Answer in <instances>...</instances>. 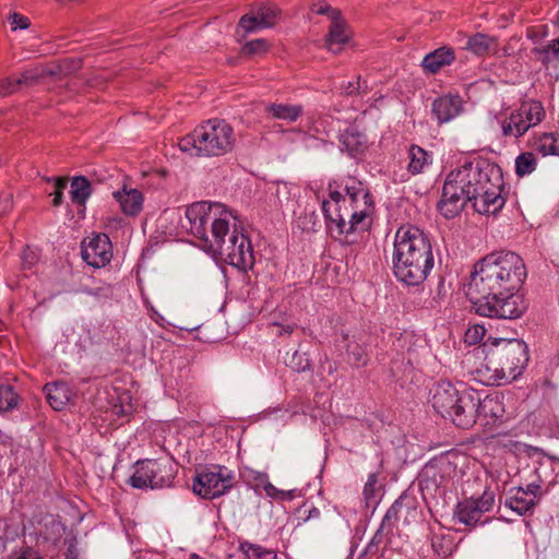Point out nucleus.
Returning a JSON list of instances; mask_svg holds the SVG:
<instances>
[{"label":"nucleus","mask_w":559,"mask_h":559,"mask_svg":"<svg viewBox=\"0 0 559 559\" xmlns=\"http://www.w3.org/2000/svg\"><path fill=\"white\" fill-rule=\"evenodd\" d=\"M207 252L218 255L229 265L247 273L255 263L253 247L249 236L239 231L236 225L227 235H221L207 245Z\"/></svg>","instance_id":"nucleus-7"},{"label":"nucleus","mask_w":559,"mask_h":559,"mask_svg":"<svg viewBox=\"0 0 559 559\" xmlns=\"http://www.w3.org/2000/svg\"><path fill=\"white\" fill-rule=\"evenodd\" d=\"M526 277L527 270L521 255L504 250L491 252L475 263L466 295L473 302L520 292Z\"/></svg>","instance_id":"nucleus-2"},{"label":"nucleus","mask_w":559,"mask_h":559,"mask_svg":"<svg viewBox=\"0 0 559 559\" xmlns=\"http://www.w3.org/2000/svg\"><path fill=\"white\" fill-rule=\"evenodd\" d=\"M344 190L349 198L350 205L358 204L361 200L366 206H372V195L364 183L357 178L349 177L344 183Z\"/></svg>","instance_id":"nucleus-28"},{"label":"nucleus","mask_w":559,"mask_h":559,"mask_svg":"<svg viewBox=\"0 0 559 559\" xmlns=\"http://www.w3.org/2000/svg\"><path fill=\"white\" fill-rule=\"evenodd\" d=\"M19 405V395L10 384H0V413L10 412Z\"/></svg>","instance_id":"nucleus-40"},{"label":"nucleus","mask_w":559,"mask_h":559,"mask_svg":"<svg viewBox=\"0 0 559 559\" xmlns=\"http://www.w3.org/2000/svg\"><path fill=\"white\" fill-rule=\"evenodd\" d=\"M537 496L531 497L523 490V487H512L508 491L504 506L519 515L533 513L537 506Z\"/></svg>","instance_id":"nucleus-23"},{"label":"nucleus","mask_w":559,"mask_h":559,"mask_svg":"<svg viewBox=\"0 0 559 559\" xmlns=\"http://www.w3.org/2000/svg\"><path fill=\"white\" fill-rule=\"evenodd\" d=\"M274 325L278 329L277 335L292 334L294 331V325L292 324L283 325L280 323H274Z\"/></svg>","instance_id":"nucleus-60"},{"label":"nucleus","mask_w":559,"mask_h":559,"mask_svg":"<svg viewBox=\"0 0 559 559\" xmlns=\"http://www.w3.org/2000/svg\"><path fill=\"white\" fill-rule=\"evenodd\" d=\"M462 396L450 381L441 380L431 389L430 403L432 408L442 418L447 419Z\"/></svg>","instance_id":"nucleus-17"},{"label":"nucleus","mask_w":559,"mask_h":559,"mask_svg":"<svg viewBox=\"0 0 559 559\" xmlns=\"http://www.w3.org/2000/svg\"><path fill=\"white\" fill-rule=\"evenodd\" d=\"M189 559H203V558L197 554H192Z\"/></svg>","instance_id":"nucleus-64"},{"label":"nucleus","mask_w":559,"mask_h":559,"mask_svg":"<svg viewBox=\"0 0 559 559\" xmlns=\"http://www.w3.org/2000/svg\"><path fill=\"white\" fill-rule=\"evenodd\" d=\"M308 514L304 518L305 521L310 519H318L320 516V510L316 507H311L309 510H305Z\"/></svg>","instance_id":"nucleus-61"},{"label":"nucleus","mask_w":559,"mask_h":559,"mask_svg":"<svg viewBox=\"0 0 559 559\" xmlns=\"http://www.w3.org/2000/svg\"><path fill=\"white\" fill-rule=\"evenodd\" d=\"M10 23L12 26V31L26 29L31 25L29 19L20 13H13L10 16Z\"/></svg>","instance_id":"nucleus-52"},{"label":"nucleus","mask_w":559,"mask_h":559,"mask_svg":"<svg viewBox=\"0 0 559 559\" xmlns=\"http://www.w3.org/2000/svg\"><path fill=\"white\" fill-rule=\"evenodd\" d=\"M265 111L274 119L295 122L301 117L304 107L301 105L273 103L265 107Z\"/></svg>","instance_id":"nucleus-30"},{"label":"nucleus","mask_w":559,"mask_h":559,"mask_svg":"<svg viewBox=\"0 0 559 559\" xmlns=\"http://www.w3.org/2000/svg\"><path fill=\"white\" fill-rule=\"evenodd\" d=\"M487 347L484 365L477 370L479 381L486 385H499L522 374L528 362V347L518 338L488 337L484 342Z\"/></svg>","instance_id":"nucleus-4"},{"label":"nucleus","mask_w":559,"mask_h":559,"mask_svg":"<svg viewBox=\"0 0 559 559\" xmlns=\"http://www.w3.org/2000/svg\"><path fill=\"white\" fill-rule=\"evenodd\" d=\"M341 150L345 151L350 157L360 156L366 148L365 135L354 129H347L342 133Z\"/></svg>","instance_id":"nucleus-27"},{"label":"nucleus","mask_w":559,"mask_h":559,"mask_svg":"<svg viewBox=\"0 0 559 559\" xmlns=\"http://www.w3.org/2000/svg\"><path fill=\"white\" fill-rule=\"evenodd\" d=\"M302 491L299 489L281 490L278 501H292L297 497H300Z\"/></svg>","instance_id":"nucleus-56"},{"label":"nucleus","mask_w":559,"mask_h":559,"mask_svg":"<svg viewBox=\"0 0 559 559\" xmlns=\"http://www.w3.org/2000/svg\"><path fill=\"white\" fill-rule=\"evenodd\" d=\"M377 473L369 474L362 490L364 501L367 508H374L378 504V492L380 490V487H377Z\"/></svg>","instance_id":"nucleus-41"},{"label":"nucleus","mask_w":559,"mask_h":559,"mask_svg":"<svg viewBox=\"0 0 559 559\" xmlns=\"http://www.w3.org/2000/svg\"><path fill=\"white\" fill-rule=\"evenodd\" d=\"M43 390L46 394L48 404L55 411L64 409L75 395L70 385L64 381L46 383Z\"/></svg>","instance_id":"nucleus-21"},{"label":"nucleus","mask_w":559,"mask_h":559,"mask_svg":"<svg viewBox=\"0 0 559 559\" xmlns=\"http://www.w3.org/2000/svg\"><path fill=\"white\" fill-rule=\"evenodd\" d=\"M121 523L123 525L124 532L131 543L133 539L138 538V530L136 522L133 519L128 518L127 515H121Z\"/></svg>","instance_id":"nucleus-51"},{"label":"nucleus","mask_w":559,"mask_h":559,"mask_svg":"<svg viewBox=\"0 0 559 559\" xmlns=\"http://www.w3.org/2000/svg\"><path fill=\"white\" fill-rule=\"evenodd\" d=\"M37 81V75L32 71H24L20 78H4L0 80V97H5L16 92L21 85L33 84Z\"/></svg>","instance_id":"nucleus-36"},{"label":"nucleus","mask_w":559,"mask_h":559,"mask_svg":"<svg viewBox=\"0 0 559 559\" xmlns=\"http://www.w3.org/2000/svg\"><path fill=\"white\" fill-rule=\"evenodd\" d=\"M346 22L341 12L333 13V20L325 37L326 48L333 53L342 51L343 46L348 43L349 35L346 32Z\"/></svg>","instance_id":"nucleus-22"},{"label":"nucleus","mask_w":559,"mask_h":559,"mask_svg":"<svg viewBox=\"0 0 559 559\" xmlns=\"http://www.w3.org/2000/svg\"><path fill=\"white\" fill-rule=\"evenodd\" d=\"M264 490H265V493L272 498V499H275V500H278L280 498V493H281V489L276 488L274 485H272L271 483H267L265 486H264Z\"/></svg>","instance_id":"nucleus-59"},{"label":"nucleus","mask_w":559,"mask_h":559,"mask_svg":"<svg viewBox=\"0 0 559 559\" xmlns=\"http://www.w3.org/2000/svg\"><path fill=\"white\" fill-rule=\"evenodd\" d=\"M475 507H477L478 511L481 515L486 512H489L495 503V492L490 489H485L480 497L474 499Z\"/></svg>","instance_id":"nucleus-47"},{"label":"nucleus","mask_w":559,"mask_h":559,"mask_svg":"<svg viewBox=\"0 0 559 559\" xmlns=\"http://www.w3.org/2000/svg\"><path fill=\"white\" fill-rule=\"evenodd\" d=\"M67 179L62 177L53 178L55 191L50 194L52 195V205L60 206L63 202V189L67 187Z\"/></svg>","instance_id":"nucleus-50"},{"label":"nucleus","mask_w":559,"mask_h":559,"mask_svg":"<svg viewBox=\"0 0 559 559\" xmlns=\"http://www.w3.org/2000/svg\"><path fill=\"white\" fill-rule=\"evenodd\" d=\"M463 110V99L459 94H445L436 98L431 111L439 123H445L457 117Z\"/></svg>","instance_id":"nucleus-18"},{"label":"nucleus","mask_w":559,"mask_h":559,"mask_svg":"<svg viewBox=\"0 0 559 559\" xmlns=\"http://www.w3.org/2000/svg\"><path fill=\"white\" fill-rule=\"evenodd\" d=\"M504 414V406L498 395H486L483 400L479 397V411L477 421L483 427L492 426L501 419Z\"/></svg>","instance_id":"nucleus-19"},{"label":"nucleus","mask_w":559,"mask_h":559,"mask_svg":"<svg viewBox=\"0 0 559 559\" xmlns=\"http://www.w3.org/2000/svg\"><path fill=\"white\" fill-rule=\"evenodd\" d=\"M536 166L537 160L533 152L522 153L515 159V171L520 177L532 174Z\"/></svg>","instance_id":"nucleus-42"},{"label":"nucleus","mask_w":559,"mask_h":559,"mask_svg":"<svg viewBox=\"0 0 559 559\" xmlns=\"http://www.w3.org/2000/svg\"><path fill=\"white\" fill-rule=\"evenodd\" d=\"M454 515L467 526H475L481 519V513L475 507L474 498L460 501L455 507Z\"/></svg>","instance_id":"nucleus-34"},{"label":"nucleus","mask_w":559,"mask_h":559,"mask_svg":"<svg viewBox=\"0 0 559 559\" xmlns=\"http://www.w3.org/2000/svg\"><path fill=\"white\" fill-rule=\"evenodd\" d=\"M233 127L224 119H209L182 136L178 146L182 152L197 157H221L235 145Z\"/></svg>","instance_id":"nucleus-5"},{"label":"nucleus","mask_w":559,"mask_h":559,"mask_svg":"<svg viewBox=\"0 0 559 559\" xmlns=\"http://www.w3.org/2000/svg\"><path fill=\"white\" fill-rule=\"evenodd\" d=\"M238 27L242 28L245 34L263 28L257 12L254 14H245L241 16Z\"/></svg>","instance_id":"nucleus-48"},{"label":"nucleus","mask_w":559,"mask_h":559,"mask_svg":"<svg viewBox=\"0 0 559 559\" xmlns=\"http://www.w3.org/2000/svg\"><path fill=\"white\" fill-rule=\"evenodd\" d=\"M531 146L542 156H559V133L543 132L536 134L532 139Z\"/></svg>","instance_id":"nucleus-26"},{"label":"nucleus","mask_w":559,"mask_h":559,"mask_svg":"<svg viewBox=\"0 0 559 559\" xmlns=\"http://www.w3.org/2000/svg\"><path fill=\"white\" fill-rule=\"evenodd\" d=\"M523 490L528 493L531 497L537 496V503L543 497L542 487L537 483L528 484Z\"/></svg>","instance_id":"nucleus-57"},{"label":"nucleus","mask_w":559,"mask_h":559,"mask_svg":"<svg viewBox=\"0 0 559 559\" xmlns=\"http://www.w3.org/2000/svg\"><path fill=\"white\" fill-rule=\"evenodd\" d=\"M239 547L248 559H277L275 551L265 549L260 545L243 542Z\"/></svg>","instance_id":"nucleus-39"},{"label":"nucleus","mask_w":559,"mask_h":559,"mask_svg":"<svg viewBox=\"0 0 559 559\" xmlns=\"http://www.w3.org/2000/svg\"><path fill=\"white\" fill-rule=\"evenodd\" d=\"M144 305L147 308L148 314L152 318V320H154L158 325L165 326V318L154 309L150 300L145 299Z\"/></svg>","instance_id":"nucleus-55"},{"label":"nucleus","mask_w":559,"mask_h":559,"mask_svg":"<svg viewBox=\"0 0 559 559\" xmlns=\"http://www.w3.org/2000/svg\"><path fill=\"white\" fill-rule=\"evenodd\" d=\"M234 476L222 465H205L197 468L192 490L204 499H214L233 487Z\"/></svg>","instance_id":"nucleus-10"},{"label":"nucleus","mask_w":559,"mask_h":559,"mask_svg":"<svg viewBox=\"0 0 559 559\" xmlns=\"http://www.w3.org/2000/svg\"><path fill=\"white\" fill-rule=\"evenodd\" d=\"M166 171L164 169L160 170H146L142 169V188L144 186H150L155 189H160L164 186Z\"/></svg>","instance_id":"nucleus-44"},{"label":"nucleus","mask_w":559,"mask_h":559,"mask_svg":"<svg viewBox=\"0 0 559 559\" xmlns=\"http://www.w3.org/2000/svg\"><path fill=\"white\" fill-rule=\"evenodd\" d=\"M486 335V328L483 324L471 325L464 335V341L468 345H475L480 343Z\"/></svg>","instance_id":"nucleus-46"},{"label":"nucleus","mask_w":559,"mask_h":559,"mask_svg":"<svg viewBox=\"0 0 559 559\" xmlns=\"http://www.w3.org/2000/svg\"><path fill=\"white\" fill-rule=\"evenodd\" d=\"M504 180L501 168L480 156L465 160L445 178L438 210L445 218L461 213L467 202L479 214H496L504 205Z\"/></svg>","instance_id":"nucleus-1"},{"label":"nucleus","mask_w":559,"mask_h":559,"mask_svg":"<svg viewBox=\"0 0 559 559\" xmlns=\"http://www.w3.org/2000/svg\"><path fill=\"white\" fill-rule=\"evenodd\" d=\"M358 207V204L352 205L350 210L345 207L346 219L348 218L346 234H344L346 237L357 230H365L368 227L366 219L369 215V209L371 206L364 205V209L360 210Z\"/></svg>","instance_id":"nucleus-33"},{"label":"nucleus","mask_w":559,"mask_h":559,"mask_svg":"<svg viewBox=\"0 0 559 559\" xmlns=\"http://www.w3.org/2000/svg\"><path fill=\"white\" fill-rule=\"evenodd\" d=\"M454 60V49L450 46H442L424 57L421 68L427 74H437L442 68L450 66Z\"/></svg>","instance_id":"nucleus-24"},{"label":"nucleus","mask_w":559,"mask_h":559,"mask_svg":"<svg viewBox=\"0 0 559 559\" xmlns=\"http://www.w3.org/2000/svg\"><path fill=\"white\" fill-rule=\"evenodd\" d=\"M431 547L439 557L447 558L455 551L457 543L452 532L440 530L432 534Z\"/></svg>","instance_id":"nucleus-29"},{"label":"nucleus","mask_w":559,"mask_h":559,"mask_svg":"<svg viewBox=\"0 0 559 559\" xmlns=\"http://www.w3.org/2000/svg\"><path fill=\"white\" fill-rule=\"evenodd\" d=\"M408 165L407 170L412 175H419L432 162V154L420 147L419 145L412 144L408 148Z\"/></svg>","instance_id":"nucleus-32"},{"label":"nucleus","mask_w":559,"mask_h":559,"mask_svg":"<svg viewBox=\"0 0 559 559\" xmlns=\"http://www.w3.org/2000/svg\"><path fill=\"white\" fill-rule=\"evenodd\" d=\"M311 10L319 15H329L331 17V21L333 20L334 12H341L340 10L332 8L326 2L313 3Z\"/></svg>","instance_id":"nucleus-53"},{"label":"nucleus","mask_w":559,"mask_h":559,"mask_svg":"<svg viewBox=\"0 0 559 559\" xmlns=\"http://www.w3.org/2000/svg\"><path fill=\"white\" fill-rule=\"evenodd\" d=\"M475 312L491 319L515 320L528 309L527 299L520 292L507 293L502 296L473 301Z\"/></svg>","instance_id":"nucleus-8"},{"label":"nucleus","mask_w":559,"mask_h":559,"mask_svg":"<svg viewBox=\"0 0 559 559\" xmlns=\"http://www.w3.org/2000/svg\"><path fill=\"white\" fill-rule=\"evenodd\" d=\"M82 259L95 269L106 266L112 259V243L107 234L86 237L81 243Z\"/></svg>","instance_id":"nucleus-14"},{"label":"nucleus","mask_w":559,"mask_h":559,"mask_svg":"<svg viewBox=\"0 0 559 559\" xmlns=\"http://www.w3.org/2000/svg\"><path fill=\"white\" fill-rule=\"evenodd\" d=\"M455 473L454 464L447 455L430 460L419 474V486L424 492L431 496L444 488Z\"/></svg>","instance_id":"nucleus-12"},{"label":"nucleus","mask_w":559,"mask_h":559,"mask_svg":"<svg viewBox=\"0 0 559 559\" xmlns=\"http://www.w3.org/2000/svg\"><path fill=\"white\" fill-rule=\"evenodd\" d=\"M413 499L403 495L394 501V503L386 510L380 526L376 531L371 540L367 544L364 551L360 554L358 559H372L379 552L380 545H389L391 543L394 527L399 521V514L403 507L409 509L413 504Z\"/></svg>","instance_id":"nucleus-11"},{"label":"nucleus","mask_w":559,"mask_h":559,"mask_svg":"<svg viewBox=\"0 0 559 559\" xmlns=\"http://www.w3.org/2000/svg\"><path fill=\"white\" fill-rule=\"evenodd\" d=\"M346 205H332L330 201L322 202V211L326 221V228L333 237L346 234Z\"/></svg>","instance_id":"nucleus-20"},{"label":"nucleus","mask_w":559,"mask_h":559,"mask_svg":"<svg viewBox=\"0 0 559 559\" xmlns=\"http://www.w3.org/2000/svg\"><path fill=\"white\" fill-rule=\"evenodd\" d=\"M92 194V186L84 176H75L71 181V201L80 206H85L86 201Z\"/></svg>","instance_id":"nucleus-35"},{"label":"nucleus","mask_w":559,"mask_h":559,"mask_svg":"<svg viewBox=\"0 0 559 559\" xmlns=\"http://www.w3.org/2000/svg\"><path fill=\"white\" fill-rule=\"evenodd\" d=\"M269 43L265 39L259 38L246 43L242 51L248 56L262 55L269 50Z\"/></svg>","instance_id":"nucleus-49"},{"label":"nucleus","mask_w":559,"mask_h":559,"mask_svg":"<svg viewBox=\"0 0 559 559\" xmlns=\"http://www.w3.org/2000/svg\"><path fill=\"white\" fill-rule=\"evenodd\" d=\"M532 53L545 69L556 68L559 63V37L552 39L548 45L534 47Z\"/></svg>","instance_id":"nucleus-31"},{"label":"nucleus","mask_w":559,"mask_h":559,"mask_svg":"<svg viewBox=\"0 0 559 559\" xmlns=\"http://www.w3.org/2000/svg\"><path fill=\"white\" fill-rule=\"evenodd\" d=\"M285 364L295 372H306L312 370V361L307 353L295 350L290 355L287 353Z\"/></svg>","instance_id":"nucleus-38"},{"label":"nucleus","mask_w":559,"mask_h":559,"mask_svg":"<svg viewBox=\"0 0 559 559\" xmlns=\"http://www.w3.org/2000/svg\"><path fill=\"white\" fill-rule=\"evenodd\" d=\"M188 230L200 240V247L207 252V245L229 231V219L236 218L222 203L197 202L186 210Z\"/></svg>","instance_id":"nucleus-6"},{"label":"nucleus","mask_w":559,"mask_h":559,"mask_svg":"<svg viewBox=\"0 0 559 559\" xmlns=\"http://www.w3.org/2000/svg\"><path fill=\"white\" fill-rule=\"evenodd\" d=\"M129 484L135 488V489H140V475H139V469L136 468L135 472L133 473V475L129 478Z\"/></svg>","instance_id":"nucleus-62"},{"label":"nucleus","mask_w":559,"mask_h":559,"mask_svg":"<svg viewBox=\"0 0 559 559\" xmlns=\"http://www.w3.org/2000/svg\"><path fill=\"white\" fill-rule=\"evenodd\" d=\"M359 335L342 330L334 341L343 360L354 368L366 367L369 361L366 347L359 343Z\"/></svg>","instance_id":"nucleus-15"},{"label":"nucleus","mask_w":559,"mask_h":559,"mask_svg":"<svg viewBox=\"0 0 559 559\" xmlns=\"http://www.w3.org/2000/svg\"><path fill=\"white\" fill-rule=\"evenodd\" d=\"M132 273L135 277V281L138 284H140V263H136L133 269H132Z\"/></svg>","instance_id":"nucleus-63"},{"label":"nucleus","mask_w":559,"mask_h":559,"mask_svg":"<svg viewBox=\"0 0 559 559\" xmlns=\"http://www.w3.org/2000/svg\"><path fill=\"white\" fill-rule=\"evenodd\" d=\"M257 13L259 14L260 23L262 24V27L267 28L275 25L276 20L278 19L281 14V10L278 7L269 4L263 5L258 9Z\"/></svg>","instance_id":"nucleus-43"},{"label":"nucleus","mask_w":559,"mask_h":559,"mask_svg":"<svg viewBox=\"0 0 559 559\" xmlns=\"http://www.w3.org/2000/svg\"><path fill=\"white\" fill-rule=\"evenodd\" d=\"M478 411L479 394L475 391H463L447 419L457 428L469 429L477 423Z\"/></svg>","instance_id":"nucleus-16"},{"label":"nucleus","mask_w":559,"mask_h":559,"mask_svg":"<svg viewBox=\"0 0 559 559\" xmlns=\"http://www.w3.org/2000/svg\"><path fill=\"white\" fill-rule=\"evenodd\" d=\"M112 195L123 214L135 216L140 213V191L136 188H128L123 185L122 189L115 191Z\"/></svg>","instance_id":"nucleus-25"},{"label":"nucleus","mask_w":559,"mask_h":559,"mask_svg":"<svg viewBox=\"0 0 559 559\" xmlns=\"http://www.w3.org/2000/svg\"><path fill=\"white\" fill-rule=\"evenodd\" d=\"M329 197L332 205H346V198L337 190H332V183L329 185Z\"/></svg>","instance_id":"nucleus-54"},{"label":"nucleus","mask_w":559,"mask_h":559,"mask_svg":"<svg viewBox=\"0 0 559 559\" xmlns=\"http://www.w3.org/2000/svg\"><path fill=\"white\" fill-rule=\"evenodd\" d=\"M342 94L345 96H358L360 94H367L369 91V87L367 85V82H361L360 75L356 78V81L347 82L346 84L342 85Z\"/></svg>","instance_id":"nucleus-45"},{"label":"nucleus","mask_w":559,"mask_h":559,"mask_svg":"<svg viewBox=\"0 0 559 559\" xmlns=\"http://www.w3.org/2000/svg\"><path fill=\"white\" fill-rule=\"evenodd\" d=\"M545 117L546 110L542 102L536 99L523 100L501 122L502 134L508 138L519 139L531 128L538 126Z\"/></svg>","instance_id":"nucleus-9"},{"label":"nucleus","mask_w":559,"mask_h":559,"mask_svg":"<svg viewBox=\"0 0 559 559\" xmlns=\"http://www.w3.org/2000/svg\"><path fill=\"white\" fill-rule=\"evenodd\" d=\"M435 265L432 246L427 234L415 225L397 228L392 253V271L407 286L421 285Z\"/></svg>","instance_id":"nucleus-3"},{"label":"nucleus","mask_w":559,"mask_h":559,"mask_svg":"<svg viewBox=\"0 0 559 559\" xmlns=\"http://www.w3.org/2000/svg\"><path fill=\"white\" fill-rule=\"evenodd\" d=\"M64 556H66V559H78V558H80L79 550H78V547H76V542L74 539L69 543V546H68V549H67Z\"/></svg>","instance_id":"nucleus-58"},{"label":"nucleus","mask_w":559,"mask_h":559,"mask_svg":"<svg viewBox=\"0 0 559 559\" xmlns=\"http://www.w3.org/2000/svg\"><path fill=\"white\" fill-rule=\"evenodd\" d=\"M176 473L177 466L169 457L142 460V488L169 487L174 481Z\"/></svg>","instance_id":"nucleus-13"},{"label":"nucleus","mask_w":559,"mask_h":559,"mask_svg":"<svg viewBox=\"0 0 559 559\" xmlns=\"http://www.w3.org/2000/svg\"><path fill=\"white\" fill-rule=\"evenodd\" d=\"M492 44H496V38L484 33H476L469 36L465 49L472 51L478 57L487 55Z\"/></svg>","instance_id":"nucleus-37"}]
</instances>
